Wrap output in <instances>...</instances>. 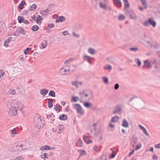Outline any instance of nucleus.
Listing matches in <instances>:
<instances>
[{"label":"nucleus","mask_w":160,"mask_h":160,"mask_svg":"<svg viewBox=\"0 0 160 160\" xmlns=\"http://www.w3.org/2000/svg\"><path fill=\"white\" fill-rule=\"evenodd\" d=\"M27 144L28 143H26L25 141L19 143L16 146V149L20 151L24 150L27 148L26 146V144Z\"/></svg>","instance_id":"f257e3e1"},{"label":"nucleus","mask_w":160,"mask_h":160,"mask_svg":"<svg viewBox=\"0 0 160 160\" xmlns=\"http://www.w3.org/2000/svg\"><path fill=\"white\" fill-rule=\"evenodd\" d=\"M123 105L122 104L117 105L115 108V110L113 111V113L114 114H121L122 112V108Z\"/></svg>","instance_id":"f03ea898"},{"label":"nucleus","mask_w":160,"mask_h":160,"mask_svg":"<svg viewBox=\"0 0 160 160\" xmlns=\"http://www.w3.org/2000/svg\"><path fill=\"white\" fill-rule=\"evenodd\" d=\"M17 113V110L16 108L15 107H12L10 109L8 113V115L10 117H12L16 115Z\"/></svg>","instance_id":"7ed1b4c3"},{"label":"nucleus","mask_w":160,"mask_h":160,"mask_svg":"<svg viewBox=\"0 0 160 160\" xmlns=\"http://www.w3.org/2000/svg\"><path fill=\"white\" fill-rule=\"evenodd\" d=\"M36 127L38 128H42L43 127L44 124L40 118H38L35 121Z\"/></svg>","instance_id":"20e7f679"},{"label":"nucleus","mask_w":160,"mask_h":160,"mask_svg":"<svg viewBox=\"0 0 160 160\" xmlns=\"http://www.w3.org/2000/svg\"><path fill=\"white\" fill-rule=\"evenodd\" d=\"M99 4L100 7L103 10L107 9L110 10H112V8L111 7L107 6V3H103V2H100Z\"/></svg>","instance_id":"39448f33"},{"label":"nucleus","mask_w":160,"mask_h":160,"mask_svg":"<svg viewBox=\"0 0 160 160\" xmlns=\"http://www.w3.org/2000/svg\"><path fill=\"white\" fill-rule=\"evenodd\" d=\"M75 108L77 109L78 113L82 115L84 113V111H83L82 108L80 104H75Z\"/></svg>","instance_id":"423d86ee"},{"label":"nucleus","mask_w":160,"mask_h":160,"mask_svg":"<svg viewBox=\"0 0 160 160\" xmlns=\"http://www.w3.org/2000/svg\"><path fill=\"white\" fill-rule=\"evenodd\" d=\"M16 32L18 33H21L23 35L26 34V31L21 27H18L17 29Z\"/></svg>","instance_id":"0eeeda50"},{"label":"nucleus","mask_w":160,"mask_h":160,"mask_svg":"<svg viewBox=\"0 0 160 160\" xmlns=\"http://www.w3.org/2000/svg\"><path fill=\"white\" fill-rule=\"evenodd\" d=\"M138 127L140 129H141L143 131V133L146 136L148 137L149 136V134L147 132L146 129L144 127L140 125H138Z\"/></svg>","instance_id":"6e6552de"},{"label":"nucleus","mask_w":160,"mask_h":160,"mask_svg":"<svg viewBox=\"0 0 160 160\" xmlns=\"http://www.w3.org/2000/svg\"><path fill=\"white\" fill-rule=\"evenodd\" d=\"M122 125L123 127L126 128H128L129 126V124L127 120L124 119L123 120Z\"/></svg>","instance_id":"1a4fd4ad"},{"label":"nucleus","mask_w":160,"mask_h":160,"mask_svg":"<svg viewBox=\"0 0 160 160\" xmlns=\"http://www.w3.org/2000/svg\"><path fill=\"white\" fill-rule=\"evenodd\" d=\"M129 13V15L130 17L132 19H136L137 18V17L135 15L134 13L132 11H128Z\"/></svg>","instance_id":"9d476101"},{"label":"nucleus","mask_w":160,"mask_h":160,"mask_svg":"<svg viewBox=\"0 0 160 160\" xmlns=\"http://www.w3.org/2000/svg\"><path fill=\"white\" fill-rule=\"evenodd\" d=\"M48 90L46 88H43L42 89L40 90V94L43 96H45L48 93Z\"/></svg>","instance_id":"9b49d317"},{"label":"nucleus","mask_w":160,"mask_h":160,"mask_svg":"<svg viewBox=\"0 0 160 160\" xmlns=\"http://www.w3.org/2000/svg\"><path fill=\"white\" fill-rule=\"evenodd\" d=\"M67 71V69L64 68H61L58 71L59 74H61L62 75H65L66 74Z\"/></svg>","instance_id":"f8f14e48"},{"label":"nucleus","mask_w":160,"mask_h":160,"mask_svg":"<svg viewBox=\"0 0 160 160\" xmlns=\"http://www.w3.org/2000/svg\"><path fill=\"white\" fill-rule=\"evenodd\" d=\"M114 4H116V6L118 8H121L122 6V3L119 0H113Z\"/></svg>","instance_id":"ddd939ff"},{"label":"nucleus","mask_w":160,"mask_h":160,"mask_svg":"<svg viewBox=\"0 0 160 160\" xmlns=\"http://www.w3.org/2000/svg\"><path fill=\"white\" fill-rule=\"evenodd\" d=\"M149 24L152 25L153 28H154L156 27V23L155 21L152 20V18H149Z\"/></svg>","instance_id":"4468645a"},{"label":"nucleus","mask_w":160,"mask_h":160,"mask_svg":"<svg viewBox=\"0 0 160 160\" xmlns=\"http://www.w3.org/2000/svg\"><path fill=\"white\" fill-rule=\"evenodd\" d=\"M92 58L91 57L87 55H85L83 57V59L87 61L90 63H91V59Z\"/></svg>","instance_id":"2eb2a0df"},{"label":"nucleus","mask_w":160,"mask_h":160,"mask_svg":"<svg viewBox=\"0 0 160 160\" xmlns=\"http://www.w3.org/2000/svg\"><path fill=\"white\" fill-rule=\"evenodd\" d=\"M12 38V37H9L7 39L4 41V46L6 47H8V43L11 40Z\"/></svg>","instance_id":"dca6fc26"},{"label":"nucleus","mask_w":160,"mask_h":160,"mask_svg":"<svg viewBox=\"0 0 160 160\" xmlns=\"http://www.w3.org/2000/svg\"><path fill=\"white\" fill-rule=\"evenodd\" d=\"M79 94L81 96L82 99H83V97H88V94L86 93L85 91H80L79 92Z\"/></svg>","instance_id":"f3484780"},{"label":"nucleus","mask_w":160,"mask_h":160,"mask_svg":"<svg viewBox=\"0 0 160 160\" xmlns=\"http://www.w3.org/2000/svg\"><path fill=\"white\" fill-rule=\"evenodd\" d=\"M144 64L146 66L147 68L150 69L151 67V65L150 63L148 62V60H146L144 61Z\"/></svg>","instance_id":"a211bd4d"},{"label":"nucleus","mask_w":160,"mask_h":160,"mask_svg":"<svg viewBox=\"0 0 160 160\" xmlns=\"http://www.w3.org/2000/svg\"><path fill=\"white\" fill-rule=\"evenodd\" d=\"M48 9L45 10H42L40 11V13L43 16H46L48 14Z\"/></svg>","instance_id":"6ab92c4d"},{"label":"nucleus","mask_w":160,"mask_h":160,"mask_svg":"<svg viewBox=\"0 0 160 160\" xmlns=\"http://www.w3.org/2000/svg\"><path fill=\"white\" fill-rule=\"evenodd\" d=\"M48 107L49 108H52L53 106V101L52 98L48 99Z\"/></svg>","instance_id":"aec40b11"},{"label":"nucleus","mask_w":160,"mask_h":160,"mask_svg":"<svg viewBox=\"0 0 160 160\" xmlns=\"http://www.w3.org/2000/svg\"><path fill=\"white\" fill-rule=\"evenodd\" d=\"M48 45L47 42L46 40H43L41 42V45L43 48H45Z\"/></svg>","instance_id":"412c9836"},{"label":"nucleus","mask_w":160,"mask_h":160,"mask_svg":"<svg viewBox=\"0 0 160 160\" xmlns=\"http://www.w3.org/2000/svg\"><path fill=\"white\" fill-rule=\"evenodd\" d=\"M82 145L83 142L81 138H79L78 141L76 143V146L78 147L79 146L80 147H82Z\"/></svg>","instance_id":"4be33fe9"},{"label":"nucleus","mask_w":160,"mask_h":160,"mask_svg":"<svg viewBox=\"0 0 160 160\" xmlns=\"http://www.w3.org/2000/svg\"><path fill=\"white\" fill-rule=\"evenodd\" d=\"M59 119L62 120H66L67 119V116L66 115L63 114L59 116Z\"/></svg>","instance_id":"5701e85b"},{"label":"nucleus","mask_w":160,"mask_h":160,"mask_svg":"<svg viewBox=\"0 0 160 160\" xmlns=\"http://www.w3.org/2000/svg\"><path fill=\"white\" fill-rule=\"evenodd\" d=\"M83 104L85 107L88 108H90L92 106V104L88 102H84Z\"/></svg>","instance_id":"b1692460"},{"label":"nucleus","mask_w":160,"mask_h":160,"mask_svg":"<svg viewBox=\"0 0 160 160\" xmlns=\"http://www.w3.org/2000/svg\"><path fill=\"white\" fill-rule=\"evenodd\" d=\"M119 119V117L118 116H115L114 117L112 118L111 121L113 122H116L118 121V120Z\"/></svg>","instance_id":"393cba45"},{"label":"nucleus","mask_w":160,"mask_h":160,"mask_svg":"<svg viewBox=\"0 0 160 160\" xmlns=\"http://www.w3.org/2000/svg\"><path fill=\"white\" fill-rule=\"evenodd\" d=\"M76 70V67L74 65L71 66L68 69V71H71V72H73Z\"/></svg>","instance_id":"a878e982"},{"label":"nucleus","mask_w":160,"mask_h":160,"mask_svg":"<svg viewBox=\"0 0 160 160\" xmlns=\"http://www.w3.org/2000/svg\"><path fill=\"white\" fill-rule=\"evenodd\" d=\"M18 22L21 23L24 22V19L23 16H19L18 18Z\"/></svg>","instance_id":"bb28decb"},{"label":"nucleus","mask_w":160,"mask_h":160,"mask_svg":"<svg viewBox=\"0 0 160 160\" xmlns=\"http://www.w3.org/2000/svg\"><path fill=\"white\" fill-rule=\"evenodd\" d=\"M104 69H107L108 71H110L112 69V67L110 65H106L104 67Z\"/></svg>","instance_id":"cd10ccee"},{"label":"nucleus","mask_w":160,"mask_h":160,"mask_svg":"<svg viewBox=\"0 0 160 160\" xmlns=\"http://www.w3.org/2000/svg\"><path fill=\"white\" fill-rule=\"evenodd\" d=\"M39 29V27L37 26L34 25L31 28V30L33 32H35L38 31Z\"/></svg>","instance_id":"c85d7f7f"},{"label":"nucleus","mask_w":160,"mask_h":160,"mask_svg":"<svg viewBox=\"0 0 160 160\" xmlns=\"http://www.w3.org/2000/svg\"><path fill=\"white\" fill-rule=\"evenodd\" d=\"M41 158H43L44 160H46L45 158H49V155L47 153H44L41 156Z\"/></svg>","instance_id":"c756f323"},{"label":"nucleus","mask_w":160,"mask_h":160,"mask_svg":"<svg viewBox=\"0 0 160 160\" xmlns=\"http://www.w3.org/2000/svg\"><path fill=\"white\" fill-rule=\"evenodd\" d=\"M5 26V24L4 23H2V22H0V32H2Z\"/></svg>","instance_id":"7c9ffc66"},{"label":"nucleus","mask_w":160,"mask_h":160,"mask_svg":"<svg viewBox=\"0 0 160 160\" xmlns=\"http://www.w3.org/2000/svg\"><path fill=\"white\" fill-rule=\"evenodd\" d=\"M88 52L89 53L92 55L95 54V50L91 48H89L88 49Z\"/></svg>","instance_id":"2f4dec72"},{"label":"nucleus","mask_w":160,"mask_h":160,"mask_svg":"<svg viewBox=\"0 0 160 160\" xmlns=\"http://www.w3.org/2000/svg\"><path fill=\"white\" fill-rule=\"evenodd\" d=\"M48 95L49 96L52 97H55V92L53 90H50L49 93Z\"/></svg>","instance_id":"473e14b6"},{"label":"nucleus","mask_w":160,"mask_h":160,"mask_svg":"<svg viewBox=\"0 0 160 160\" xmlns=\"http://www.w3.org/2000/svg\"><path fill=\"white\" fill-rule=\"evenodd\" d=\"M25 4V2L24 1H22L21 3L19 4L18 8L20 10L22 9V7Z\"/></svg>","instance_id":"72a5a7b5"},{"label":"nucleus","mask_w":160,"mask_h":160,"mask_svg":"<svg viewBox=\"0 0 160 160\" xmlns=\"http://www.w3.org/2000/svg\"><path fill=\"white\" fill-rule=\"evenodd\" d=\"M78 152H81L80 157L81 156L85 155L86 154V152L85 150H78Z\"/></svg>","instance_id":"f704fd0d"},{"label":"nucleus","mask_w":160,"mask_h":160,"mask_svg":"<svg viewBox=\"0 0 160 160\" xmlns=\"http://www.w3.org/2000/svg\"><path fill=\"white\" fill-rule=\"evenodd\" d=\"M58 20L60 22L64 21L65 20V18L62 16H61L58 18Z\"/></svg>","instance_id":"c9c22d12"},{"label":"nucleus","mask_w":160,"mask_h":160,"mask_svg":"<svg viewBox=\"0 0 160 160\" xmlns=\"http://www.w3.org/2000/svg\"><path fill=\"white\" fill-rule=\"evenodd\" d=\"M37 7V5L35 4H34L31 6L30 9V11L34 10Z\"/></svg>","instance_id":"e433bc0d"},{"label":"nucleus","mask_w":160,"mask_h":160,"mask_svg":"<svg viewBox=\"0 0 160 160\" xmlns=\"http://www.w3.org/2000/svg\"><path fill=\"white\" fill-rule=\"evenodd\" d=\"M61 107V106L58 104H56V105L55 106L54 108L56 111H58L60 109V108Z\"/></svg>","instance_id":"4c0bfd02"},{"label":"nucleus","mask_w":160,"mask_h":160,"mask_svg":"<svg viewBox=\"0 0 160 160\" xmlns=\"http://www.w3.org/2000/svg\"><path fill=\"white\" fill-rule=\"evenodd\" d=\"M72 99L71 102H76L79 99V98L78 97H72Z\"/></svg>","instance_id":"58836bf2"},{"label":"nucleus","mask_w":160,"mask_h":160,"mask_svg":"<svg viewBox=\"0 0 160 160\" xmlns=\"http://www.w3.org/2000/svg\"><path fill=\"white\" fill-rule=\"evenodd\" d=\"M124 3V9H126L127 8H128L130 7V4L128 2H127Z\"/></svg>","instance_id":"ea45409f"},{"label":"nucleus","mask_w":160,"mask_h":160,"mask_svg":"<svg viewBox=\"0 0 160 160\" xmlns=\"http://www.w3.org/2000/svg\"><path fill=\"white\" fill-rule=\"evenodd\" d=\"M103 81L105 84H107L108 82V79L106 77H103Z\"/></svg>","instance_id":"a19ab883"},{"label":"nucleus","mask_w":160,"mask_h":160,"mask_svg":"<svg viewBox=\"0 0 160 160\" xmlns=\"http://www.w3.org/2000/svg\"><path fill=\"white\" fill-rule=\"evenodd\" d=\"M17 132V130L15 128L13 129L12 130V131L11 132V136L13 137L14 136V135Z\"/></svg>","instance_id":"79ce46f5"},{"label":"nucleus","mask_w":160,"mask_h":160,"mask_svg":"<svg viewBox=\"0 0 160 160\" xmlns=\"http://www.w3.org/2000/svg\"><path fill=\"white\" fill-rule=\"evenodd\" d=\"M130 50L134 52H136L139 50V49L138 48H130Z\"/></svg>","instance_id":"37998d69"},{"label":"nucleus","mask_w":160,"mask_h":160,"mask_svg":"<svg viewBox=\"0 0 160 160\" xmlns=\"http://www.w3.org/2000/svg\"><path fill=\"white\" fill-rule=\"evenodd\" d=\"M71 83L72 85L76 86L77 88L78 87V84L79 83L77 81H72Z\"/></svg>","instance_id":"c03bdc74"},{"label":"nucleus","mask_w":160,"mask_h":160,"mask_svg":"<svg viewBox=\"0 0 160 160\" xmlns=\"http://www.w3.org/2000/svg\"><path fill=\"white\" fill-rule=\"evenodd\" d=\"M135 61L136 62L137 61V63L138 65V66L139 67L141 64V62L140 60L138 59H135Z\"/></svg>","instance_id":"a18cd8bd"},{"label":"nucleus","mask_w":160,"mask_h":160,"mask_svg":"<svg viewBox=\"0 0 160 160\" xmlns=\"http://www.w3.org/2000/svg\"><path fill=\"white\" fill-rule=\"evenodd\" d=\"M31 48H27L24 51V53L26 55L28 54V53L29 52V51L31 50Z\"/></svg>","instance_id":"49530a36"},{"label":"nucleus","mask_w":160,"mask_h":160,"mask_svg":"<svg viewBox=\"0 0 160 160\" xmlns=\"http://www.w3.org/2000/svg\"><path fill=\"white\" fill-rule=\"evenodd\" d=\"M143 25L146 26L148 27L149 26V19L147 21H146L144 22L143 24Z\"/></svg>","instance_id":"de8ad7c7"},{"label":"nucleus","mask_w":160,"mask_h":160,"mask_svg":"<svg viewBox=\"0 0 160 160\" xmlns=\"http://www.w3.org/2000/svg\"><path fill=\"white\" fill-rule=\"evenodd\" d=\"M141 2L142 5L145 8H146L147 7L146 0H142Z\"/></svg>","instance_id":"09e8293b"},{"label":"nucleus","mask_w":160,"mask_h":160,"mask_svg":"<svg viewBox=\"0 0 160 160\" xmlns=\"http://www.w3.org/2000/svg\"><path fill=\"white\" fill-rule=\"evenodd\" d=\"M24 158L22 156L17 157L15 158V160H23Z\"/></svg>","instance_id":"8fccbe9b"},{"label":"nucleus","mask_w":160,"mask_h":160,"mask_svg":"<svg viewBox=\"0 0 160 160\" xmlns=\"http://www.w3.org/2000/svg\"><path fill=\"white\" fill-rule=\"evenodd\" d=\"M125 19V17L122 15H120L118 18V19L119 20H123Z\"/></svg>","instance_id":"3c124183"},{"label":"nucleus","mask_w":160,"mask_h":160,"mask_svg":"<svg viewBox=\"0 0 160 160\" xmlns=\"http://www.w3.org/2000/svg\"><path fill=\"white\" fill-rule=\"evenodd\" d=\"M83 140L84 142L87 143L88 141V136H83Z\"/></svg>","instance_id":"603ef678"},{"label":"nucleus","mask_w":160,"mask_h":160,"mask_svg":"<svg viewBox=\"0 0 160 160\" xmlns=\"http://www.w3.org/2000/svg\"><path fill=\"white\" fill-rule=\"evenodd\" d=\"M0 70L1 74L0 76V78H1L3 77V75L4 74V72L1 69Z\"/></svg>","instance_id":"864d4df0"},{"label":"nucleus","mask_w":160,"mask_h":160,"mask_svg":"<svg viewBox=\"0 0 160 160\" xmlns=\"http://www.w3.org/2000/svg\"><path fill=\"white\" fill-rule=\"evenodd\" d=\"M141 146L142 145L141 144H138L136 146L135 150H138L139 149L141 148Z\"/></svg>","instance_id":"5fc2aeb1"},{"label":"nucleus","mask_w":160,"mask_h":160,"mask_svg":"<svg viewBox=\"0 0 160 160\" xmlns=\"http://www.w3.org/2000/svg\"><path fill=\"white\" fill-rule=\"evenodd\" d=\"M119 87V85L118 83H116L114 86V89L115 90H117L118 89V88Z\"/></svg>","instance_id":"6e6d98bb"},{"label":"nucleus","mask_w":160,"mask_h":160,"mask_svg":"<svg viewBox=\"0 0 160 160\" xmlns=\"http://www.w3.org/2000/svg\"><path fill=\"white\" fill-rule=\"evenodd\" d=\"M134 152V150H133L131 152H130L128 154V157H130L132 155Z\"/></svg>","instance_id":"4d7b16f0"},{"label":"nucleus","mask_w":160,"mask_h":160,"mask_svg":"<svg viewBox=\"0 0 160 160\" xmlns=\"http://www.w3.org/2000/svg\"><path fill=\"white\" fill-rule=\"evenodd\" d=\"M62 34L64 36H66V35H68V33L67 31H64L62 32Z\"/></svg>","instance_id":"13d9d810"},{"label":"nucleus","mask_w":160,"mask_h":160,"mask_svg":"<svg viewBox=\"0 0 160 160\" xmlns=\"http://www.w3.org/2000/svg\"><path fill=\"white\" fill-rule=\"evenodd\" d=\"M6 107H7V108H11V104L10 103H8L7 105L6 106Z\"/></svg>","instance_id":"bf43d9fd"},{"label":"nucleus","mask_w":160,"mask_h":160,"mask_svg":"<svg viewBox=\"0 0 160 160\" xmlns=\"http://www.w3.org/2000/svg\"><path fill=\"white\" fill-rule=\"evenodd\" d=\"M54 26V25L52 23H50L48 25V27L49 28H52Z\"/></svg>","instance_id":"052dcab7"},{"label":"nucleus","mask_w":160,"mask_h":160,"mask_svg":"<svg viewBox=\"0 0 160 160\" xmlns=\"http://www.w3.org/2000/svg\"><path fill=\"white\" fill-rule=\"evenodd\" d=\"M145 42H146V43L149 44V46H150V47H151V48L152 47L153 45L152 44L150 43V42L149 41H146Z\"/></svg>","instance_id":"680f3d73"},{"label":"nucleus","mask_w":160,"mask_h":160,"mask_svg":"<svg viewBox=\"0 0 160 160\" xmlns=\"http://www.w3.org/2000/svg\"><path fill=\"white\" fill-rule=\"evenodd\" d=\"M38 17L37 18V20H36L37 21H41V20H42V19L41 18V16H40L38 15Z\"/></svg>","instance_id":"e2e57ef3"},{"label":"nucleus","mask_w":160,"mask_h":160,"mask_svg":"<svg viewBox=\"0 0 160 160\" xmlns=\"http://www.w3.org/2000/svg\"><path fill=\"white\" fill-rule=\"evenodd\" d=\"M154 147L156 148H160V144L155 145Z\"/></svg>","instance_id":"0e129e2a"},{"label":"nucleus","mask_w":160,"mask_h":160,"mask_svg":"<svg viewBox=\"0 0 160 160\" xmlns=\"http://www.w3.org/2000/svg\"><path fill=\"white\" fill-rule=\"evenodd\" d=\"M45 148L46 149V150H50L51 148H50L49 146L48 145H45Z\"/></svg>","instance_id":"69168bd1"},{"label":"nucleus","mask_w":160,"mask_h":160,"mask_svg":"<svg viewBox=\"0 0 160 160\" xmlns=\"http://www.w3.org/2000/svg\"><path fill=\"white\" fill-rule=\"evenodd\" d=\"M23 91H22L21 90L20 91V93H21V94L22 95H24L25 93V91L24 90V89H23Z\"/></svg>","instance_id":"338daca9"},{"label":"nucleus","mask_w":160,"mask_h":160,"mask_svg":"<svg viewBox=\"0 0 160 160\" xmlns=\"http://www.w3.org/2000/svg\"><path fill=\"white\" fill-rule=\"evenodd\" d=\"M54 6V4H49V5H48V7L50 8H52Z\"/></svg>","instance_id":"774afa93"}]
</instances>
